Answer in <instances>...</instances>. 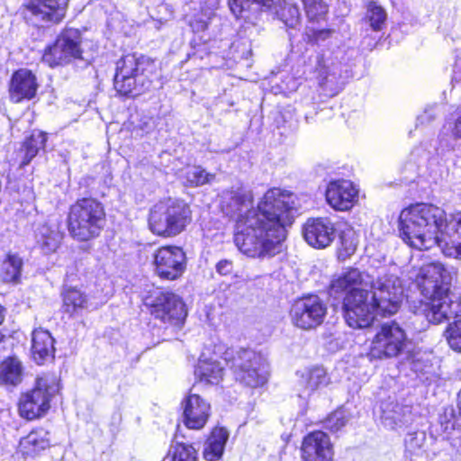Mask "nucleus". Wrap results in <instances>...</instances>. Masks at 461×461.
Returning <instances> with one entry per match:
<instances>
[{"mask_svg": "<svg viewBox=\"0 0 461 461\" xmlns=\"http://www.w3.org/2000/svg\"><path fill=\"white\" fill-rule=\"evenodd\" d=\"M295 195L280 188L269 189L252 208V193L238 183L220 195L221 209L236 217L234 243L246 257L264 260L277 255L285 240V227L296 212Z\"/></svg>", "mask_w": 461, "mask_h": 461, "instance_id": "1", "label": "nucleus"}, {"mask_svg": "<svg viewBox=\"0 0 461 461\" xmlns=\"http://www.w3.org/2000/svg\"><path fill=\"white\" fill-rule=\"evenodd\" d=\"M396 267L378 270L375 280L357 268H348L330 285L331 295L344 293L343 313L347 324L353 329L369 327L375 313L392 315L399 308L402 297V285L396 275Z\"/></svg>", "mask_w": 461, "mask_h": 461, "instance_id": "2", "label": "nucleus"}, {"mask_svg": "<svg viewBox=\"0 0 461 461\" xmlns=\"http://www.w3.org/2000/svg\"><path fill=\"white\" fill-rule=\"evenodd\" d=\"M450 276L440 263H431L420 268L416 283L422 295L416 313L431 324H440L461 314V299L450 292Z\"/></svg>", "mask_w": 461, "mask_h": 461, "instance_id": "3", "label": "nucleus"}, {"mask_svg": "<svg viewBox=\"0 0 461 461\" xmlns=\"http://www.w3.org/2000/svg\"><path fill=\"white\" fill-rule=\"evenodd\" d=\"M446 212L431 203H415L400 214V233L402 240L419 250L439 246L446 221Z\"/></svg>", "mask_w": 461, "mask_h": 461, "instance_id": "4", "label": "nucleus"}, {"mask_svg": "<svg viewBox=\"0 0 461 461\" xmlns=\"http://www.w3.org/2000/svg\"><path fill=\"white\" fill-rule=\"evenodd\" d=\"M191 221V208L182 199L168 197L157 202L149 210V230L164 238L177 236Z\"/></svg>", "mask_w": 461, "mask_h": 461, "instance_id": "5", "label": "nucleus"}, {"mask_svg": "<svg viewBox=\"0 0 461 461\" xmlns=\"http://www.w3.org/2000/svg\"><path fill=\"white\" fill-rule=\"evenodd\" d=\"M154 63L145 56L127 54L116 63L114 88L124 96H135L151 86Z\"/></svg>", "mask_w": 461, "mask_h": 461, "instance_id": "6", "label": "nucleus"}, {"mask_svg": "<svg viewBox=\"0 0 461 461\" xmlns=\"http://www.w3.org/2000/svg\"><path fill=\"white\" fill-rule=\"evenodd\" d=\"M221 357L241 384L256 388L267 383L268 362L261 353L246 348H227Z\"/></svg>", "mask_w": 461, "mask_h": 461, "instance_id": "7", "label": "nucleus"}, {"mask_svg": "<svg viewBox=\"0 0 461 461\" xmlns=\"http://www.w3.org/2000/svg\"><path fill=\"white\" fill-rule=\"evenodd\" d=\"M105 224L103 204L94 198L77 200L69 209L68 231L78 240L86 241L97 237Z\"/></svg>", "mask_w": 461, "mask_h": 461, "instance_id": "8", "label": "nucleus"}, {"mask_svg": "<svg viewBox=\"0 0 461 461\" xmlns=\"http://www.w3.org/2000/svg\"><path fill=\"white\" fill-rule=\"evenodd\" d=\"M59 390V380L55 375L44 374L39 376L34 388L23 394L20 399V415L27 420L44 415L50 409L51 398Z\"/></svg>", "mask_w": 461, "mask_h": 461, "instance_id": "9", "label": "nucleus"}, {"mask_svg": "<svg viewBox=\"0 0 461 461\" xmlns=\"http://www.w3.org/2000/svg\"><path fill=\"white\" fill-rule=\"evenodd\" d=\"M144 303L151 315L170 326L181 327L187 315L183 300L173 293L156 291Z\"/></svg>", "mask_w": 461, "mask_h": 461, "instance_id": "10", "label": "nucleus"}, {"mask_svg": "<svg viewBox=\"0 0 461 461\" xmlns=\"http://www.w3.org/2000/svg\"><path fill=\"white\" fill-rule=\"evenodd\" d=\"M80 43L81 33L77 29H65L55 42L45 49L42 61L54 68L67 65L74 59H82Z\"/></svg>", "mask_w": 461, "mask_h": 461, "instance_id": "11", "label": "nucleus"}, {"mask_svg": "<svg viewBox=\"0 0 461 461\" xmlns=\"http://www.w3.org/2000/svg\"><path fill=\"white\" fill-rule=\"evenodd\" d=\"M406 339L398 323H384L374 337L367 356L371 360L396 357L404 349Z\"/></svg>", "mask_w": 461, "mask_h": 461, "instance_id": "12", "label": "nucleus"}, {"mask_svg": "<svg viewBox=\"0 0 461 461\" xmlns=\"http://www.w3.org/2000/svg\"><path fill=\"white\" fill-rule=\"evenodd\" d=\"M327 313L325 303L317 295L296 300L290 309V318L294 326L311 330L321 325Z\"/></svg>", "mask_w": 461, "mask_h": 461, "instance_id": "13", "label": "nucleus"}, {"mask_svg": "<svg viewBox=\"0 0 461 461\" xmlns=\"http://www.w3.org/2000/svg\"><path fill=\"white\" fill-rule=\"evenodd\" d=\"M154 271L161 279L176 280L185 272L186 257L177 246H164L153 253Z\"/></svg>", "mask_w": 461, "mask_h": 461, "instance_id": "14", "label": "nucleus"}, {"mask_svg": "<svg viewBox=\"0 0 461 461\" xmlns=\"http://www.w3.org/2000/svg\"><path fill=\"white\" fill-rule=\"evenodd\" d=\"M302 234L308 245L314 249H326L336 238L333 221L328 217L308 218L303 224Z\"/></svg>", "mask_w": 461, "mask_h": 461, "instance_id": "15", "label": "nucleus"}, {"mask_svg": "<svg viewBox=\"0 0 461 461\" xmlns=\"http://www.w3.org/2000/svg\"><path fill=\"white\" fill-rule=\"evenodd\" d=\"M183 422L191 429H203L210 415V403L196 393H190L182 401Z\"/></svg>", "mask_w": 461, "mask_h": 461, "instance_id": "16", "label": "nucleus"}, {"mask_svg": "<svg viewBox=\"0 0 461 461\" xmlns=\"http://www.w3.org/2000/svg\"><path fill=\"white\" fill-rule=\"evenodd\" d=\"M357 197L358 189L349 180L331 181L326 189L327 203L337 211H347L352 208Z\"/></svg>", "mask_w": 461, "mask_h": 461, "instance_id": "17", "label": "nucleus"}, {"mask_svg": "<svg viewBox=\"0 0 461 461\" xmlns=\"http://www.w3.org/2000/svg\"><path fill=\"white\" fill-rule=\"evenodd\" d=\"M332 457V446L326 433L317 430L304 437L302 444L303 461H331Z\"/></svg>", "mask_w": 461, "mask_h": 461, "instance_id": "18", "label": "nucleus"}, {"mask_svg": "<svg viewBox=\"0 0 461 461\" xmlns=\"http://www.w3.org/2000/svg\"><path fill=\"white\" fill-rule=\"evenodd\" d=\"M438 247L447 257H461V212L446 216Z\"/></svg>", "mask_w": 461, "mask_h": 461, "instance_id": "19", "label": "nucleus"}, {"mask_svg": "<svg viewBox=\"0 0 461 461\" xmlns=\"http://www.w3.org/2000/svg\"><path fill=\"white\" fill-rule=\"evenodd\" d=\"M316 70L319 85L329 90L330 95H335L341 89L342 65L337 59L331 56L319 58Z\"/></svg>", "mask_w": 461, "mask_h": 461, "instance_id": "20", "label": "nucleus"}, {"mask_svg": "<svg viewBox=\"0 0 461 461\" xmlns=\"http://www.w3.org/2000/svg\"><path fill=\"white\" fill-rule=\"evenodd\" d=\"M35 75L29 69L21 68L14 72L10 83V98L14 103L33 98L38 90Z\"/></svg>", "mask_w": 461, "mask_h": 461, "instance_id": "21", "label": "nucleus"}, {"mask_svg": "<svg viewBox=\"0 0 461 461\" xmlns=\"http://www.w3.org/2000/svg\"><path fill=\"white\" fill-rule=\"evenodd\" d=\"M296 376V387L301 398H307L328 384L326 372L320 366L298 371Z\"/></svg>", "mask_w": 461, "mask_h": 461, "instance_id": "22", "label": "nucleus"}, {"mask_svg": "<svg viewBox=\"0 0 461 461\" xmlns=\"http://www.w3.org/2000/svg\"><path fill=\"white\" fill-rule=\"evenodd\" d=\"M67 4L68 0H31L27 8L43 21L59 23L65 16Z\"/></svg>", "mask_w": 461, "mask_h": 461, "instance_id": "23", "label": "nucleus"}, {"mask_svg": "<svg viewBox=\"0 0 461 461\" xmlns=\"http://www.w3.org/2000/svg\"><path fill=\"white\" fill-rule=\"evenodd\" d=\"M37 248L43 254H50L57 250L62 240V233L55 223L45 222L39 224L34 230Z\"/></svg>", "mask_w": 461, "mask_h": 461, "instance_id": "24", "label": "nucleus"}, {"mask_svg": "<svg viewBox=\"0 0 461 461\" xmlns=\"http://www.w3.org/2000/svg\"><path fill=\"white\" fill-rule=\"evenodd\" d=\"M32 353L33 359L39 365L54 357V339L47 330L39 329L32 332Z\"/></svg>", "mask_w": 461, "mask_h": 461, "instance_id": "25", "label": "nucleus"}, {"mask_svg": "<svg viewBox=\"0 0 461 461\" xmlns=\"http://www.w3.org/2000/svg\"><path fill=\"white\" fill-rule=\"evenodd\" d=\"M50 446L49 432L42 428L32 430L20 440L19 450L23 456L34 457Z\"/></svg>", "mask_w": 461, "mask_h": 461, "instance_id": "26", "label": "nucleus"}, {"mask_svg": "<svg viewBox=\"0 0 461 461\" xmlns=\"http://www.w3.org/2000/svg\"><path fill=\"white\" fill-rule=\"evenodd\" d=\"M228 438L229 433L225 429H214L204 444V458L207 461L218 460L222 456Z\"/></svg>", "mask_w": 461, "mask_h": 461, "instance_id": "27", "label": "nucleus"}, {"mask_svg": "<svg viewBox=\"0 0 461 461\" xmlns=\"http://www.w3.org/2000/svg\"><path fill=\"white\" fill-rule=\"evenodd\" d=\"M194 373L201 381L217 384L222 379L223 367L216 358H200Z\"/></svg>", "mask_w": 461, "mask_h": 461, "instance_id": "28", "label": "nucleus"}, {"mask_svg": "<svg viewBox=\"0 0 461 461\" xmlns=\"http://www.w3.org/2000/svg\"><path fill=\"white\" fill-rule=\"evenodd\" d=\"M62 308L69 315H77L88 308V297L82 291L69 287L62 293Z\"/></svg>", "mask_w": 461, "mask_h": 461, "instance_id": "29", "label": "nucleus"}, {"mask_svg": "<svg viewBox=\"0 0 461 461\" xmlns=\"http://www.w3.org/2000/svg\"><path fill=\"white\" fill-rule=\"evenodd\" d=\"M23 261L17 254H8L0 265V279L4 283L20 282Z\"/></svg>", "mask_w": 461, "mask_h": 461, "instance_id": "30", "label": "nucleus"}, {"mask_svg": "<svg viewBox=\"0 0 461 461\" xmlns=\"http://www.w3.org/2000/svg\"><path fill=\"white\" fill-rule=\"evenodd\" d=\"M23 367L15 357H9L0 364V384L15 385L22 381Z\"/></svg>", "mask_w": 461, "mask_h": 461, "instance_id": "31", "label": "nucleus"}, {"mask_svg": "<svg viewBox=\"0 0 461 461\" xmlns=\"http://www.w3.org/2000/svg\"><path fill=\"white\" fill-rule=\"evenodd\" d=\"M382 421L385 427L394 429L401 426L404 422L405 412L408 411L407 407H402L396 402H389L382 404Z\"/></svg>", "mask_w": 461, "mask_h": 461, "instance_id": "32", "label": "nucleus"}, {"mask_svg": "<svg viewBox=\"0 0 461 461\" xmlns=\"http://www.w3.org/2000/svg\"><path fill=\"white\" fill-rule=\"evenodd\" d=\"M46 140L47 137L44 132L38 131H32L23 145L24 158L22 162L23 166L28 165L31 160L38 154L40 149L44 148Z\"/></svg>", "mask_w": 461, "mask_h": 461, "instance_id": "33", "label": "nucleus"}, {"mask_svg": "<svg viewBox=\"0 0 461 461\" xmlns=\"http://www.w3.org/2000/svg\"><path fill=\"white\" fill-rule=\"evenodd\" d=\"M306 17L310 23L325 21L329 12V6L323 0H301Z\"/></svg>", "mask_w": 461, "mask_h": 461, "instance_id": "34", "label": "nucleus"}, {"mask_svg": "<svg viewBox=\"0 0 461 461\" xmlns=\"http://www.w3.org/2000/svg\"><path fill=\"white\" fill-rule=\"evenodd\" d=\"M181 177L186 184L192 186H198L211 183L215 178V175L207 173L199 166H190L185 168Z\"/></svg>", "mask_w": 461, "mask_h": 461, "instance_id": "35", "label": "nucleus"}, {"mask_svg": "<svg viewBox=\"0 0 461 461\" xmlns=\"http://www.w3.org/2000/svg\"><path fill=\"white\" fill-rule=\"evenodd\" d=\"M366 19L374 31H380L385 23L386 13L384 9L375 2H369L366 6Z\"/></svg>", "mask_w": 461, "mask_h": 461, "instance_id": "36", "label": "nucleus"}, {"mask_svg": "<svg viewBox=\"0 0 461 461\" xmlns=\"http://www.w3.org/2000/svg\"><path fill=\"white\" fill-rule=\"evenodd\" d=\"M444 336L452 350L461 352V320H456L449 323Z\"/></svg>", "mask_w": 461, "mask_h": 461, "instance_id": "37", "label": "nucleus"}, {"mask_svg": "<svg viewBox=\"0 0 461 461\" xmlns=\"http://www.w3.org/2000/svg\"><path fill=\"white\" fill-rule=\"evenodd\" d=\"M341 249L339 251V258L345 260L354 254L357 246L356 234L352 230L343 231L340 236Z\"/></svg>", "mask_w": 461, "mask_h": 461, "instance_id": "38", "label": "nucleus"}, {"mask_svg": "<svg viewBox=\"0 0 461 461\" xmlns=\"http://www.w3.org/2000/svg\"><path fill=\"white\" fill-rule=\"evenodd\" d=\"M335 33L333 29H314L307 27L305 30L306 41L312 45H321L329 41Z\"/></svg>", "mask_w": 461, "mask_h": 461, "instance_id": "39", "label": "nucleus"}, {"mask_svg": "<svg viewBox=\"0 0 461 461\" xmlns=\"http://www.w3.org/2000/svg\"><path fill=\"white\" fill-rule=\"evenodd\" d=\"M197 451L192 445L176 443L172 450V461H197Z\"/></svg>", "mask_w": 461, "mask_h": 461, "instance_id": "40", "label": "nucleus"}, {"mask_svg": "<svg viewBox=\"0 0 461 461\" xmlns=\"http://www.w3.org/2000/svg\"><path fill=\"white\" fill-rule=\"evenodd\" d=\"M279 15L280 19L287 27L295 28L300 24L301 14L296 5L285 4Z\"/></svg>", "mask_w": 461, "mask_h": 461, "instance_id": "41", "label": "nucleus"}, {"mask_svg": "<svg viewBox=\"0 0 461 461\" xmlns=\"http://www.w3.org/2000/svg\"><path fill=\"white\" fill-rule=\"evenodd\" d=\"M253 4H258L266 8H270L273 5V0H229L230 11L237 17L241 15Z\"/></svg>", "mask_w": 461, "mask_h": 461, "instance_id": "42", "label": "nucleus"}, {"mask_svg": "<svg viewBox=\"0 0 461 461\" xmlns=\"http://www.w3.org/2000/svg\"><path fill=\"white\" fill-rule=\"evenodd\" d=\"M347 421L344 411L338 410L324 420V428L332 432H337L346 425Z\"/></svg>", "mask_w": 461, "mask_h": 461, "instance_id": "43", "label": "nucleus"}, {"mask_svg": "<svg viewBox=\"0 0 461 461\" xmlns=\"http://www.w3.org/2000/svg\"><path fill=\"white\" fill-rule=\"evenodd\" d=\"M426 439L425 433L422 431H416L409 433L405 438V447L410 453H416L424 445Z\"/></svg>", "mask_w": 461, "mask_h": 461, "instance_id": "44", "label": "nucleus"}, {"mask_svg": "<svg viewBox=\"0 0 461 461\" xmlns=\"http://www.w3.org/2000/svg\"><path fill=\"white\" fill-rule=\"evenodd\" d=\"M437 106L431 105L424 109L423 113L417 117V122L420 124L429 123L437 117Z\"/></svg>", "mask_w": 461, "mask_h": 461, "instance_id": "45", "label": "nucleus"}, {"mask_svg": "<svg viewBox=\"0 0 461 461\" xmlns=\"http://www.w3.org/2000/svg\"><path fill=\"white\" fill-rule=\"evenodd\" d=\"M215 268L220 275L227 276L232 272L233 264L231 260L222 259L216 264Z\"/></svg>", "mask_w": 461, "mask_h": 461, "instance_id": "46", "label": "nucleus"}, {"mask_svg": "<svg viewBox=\"0 0 461 461\" xmlns=\"http://www.w3.org/2000/svg\"><path fill=\"white\" fill-rule=\"evenodd\" d=\"M450 131L454 139L461 140V107L458 108L457 115L450 127Z\"/></svg>", "mask_w": 461, "mask_h": 461, "instance_id": "47", "label": "nucleus"}, {"mask_svg": "<svg viewBox=\"0 0 461 461\" xmlns=\"http://www.w3.org/2000/svg\"><path fill=\"white\" fill-rule=\"evenodd\" d=\"M190 26L194 32H202L207 29L208 23L202 18H194L190 22Z\"/></svg>", "mask_w": 461, "mask_h": 461, "instance_id": "48", "label": "nucleus"}, {"mask_svg": "<svg viewBox=\"0 0 461 461\" xmlns=\"http://www.w3.org/2000/svg\"><path fill=\"white\" fill-rule=\"evenodd\" d=\"M460 65H461V61L459 59H457L456 64H455V70H454L455 78L456 80H461V72H460V75H459L458 72L456 71L458 69V68L460 67Z\"/></svg>", "mask_w": 461, "mask_h": 461, "instance_id": "49", "label": "nucleus"}, {"mask_svg": "<svg viewBox=\"0 0 461 461\" xmlns=\"http://www.w3.org/2000/svg\"><path fill=\"white\" fill-rule=\"evenodd\" d=\"M440 422H441V426H442V427L444 426V430H446V431H447V429H454V423H455V422H454L453 420H447V421H446V423H445V425L443 424V421H442V420H440Z\"/></svg>", "mask_w": 461, "mask_h": 461, "instance_id": "50", "label": "nucleus"}, {"mask_svg": "<svg viewBox=\"0 0 461 461\" xmlns=\"http://www.w3.org/2000/svg\"><path fill=\"white\" fill-rule=\"evenodd\" d=\"M3 321H4V309L0 305V324L2 323Z\"/></svg>", "mask_w": 461, "mask_h": 461, "instance_id": "51", "label": "nucleus"}, {"mask_svg": "<svg viewBox=\"0 0 461 461\" xmlns=\"http://www.w3.org/2000/svg\"><path fill=\"white\" fill-rule=\"evenodd\" d=\"M458 408H459V411L461 413V390L458 393Z\"/></svg>", "mask_w": 461, "mask_h": 461, "instance_id": "52", "label": "nucleus"}, {"mask_svg": "<svg viewBox=\"0 0 461 461\" xmlns=\"http://www.w3.org/2000/svg\"><path fill=\"white\" fill-rule=\"evenodd\" d=\"M450 416H453V410L450 411Z\"/></svg>", "mask_w": 461, "mask_h": 461, "instance_id": "53", "label": "nucleus"}]
</instances>
